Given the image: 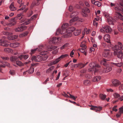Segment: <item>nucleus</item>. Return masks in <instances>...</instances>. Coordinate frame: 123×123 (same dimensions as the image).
<instances>
[{
	"instance_id": "nucleus-1",
	"label": "nucleus",
	"mask_w": 123,
	"mask_h": 123,
	"mask_svg": "<svg viewBox=\"0 0 123 123\" xmlns=\"http://www.w3.org/2000/svg\"><path fill=\"white\" fill-rule=\"evenodd\" d=\"M109 60L106 59H103L100 62L101 64H103L104 66L106 67L105 68H104V69H101V68L98 65L94 64L93 62H92L89 64V66L91 67L90 69H88V71L91 72L93 71H94V74L97 72L99 71L102 73L108 72L112 70V68L109 67L107 65V63L106 61H109Z\"/></svg>"
},
{
	"instance_id": "nucleus-2",
	"label": "nucleus",
	"mask_w": 123,
	"mask_h": 123,
	"mask_svg": "<svg viewBox=\"0 0 123 123\" xmlns=\"http://www.w3.org/2000/svg\"><path fill=\"white\" fill-rule=\"evenodd\" d=\"M67 56H68V54H65L64 55H62L60 57L56 59L55 60L51 61L50 64L48 65V66H50L52 65H55L61 59Z\"/></svg>"
},
{
	"instance_id": "nucleus-3",
	"label": "nucleus",
	"mask_w": 123,
	"mask_h": 123,
	"mask_svg": "<svg viewBox=\"0 0 123 123\" xmlns=\"http://www.w3.org/2000/svg\"><path fill=\"white\" fill-rule=\"evenodd\" d=\"M90 109L91 110H95L96 112H98V111H101L102 109V108L100 106L97 107L92 105Z\"/></svg>"
},
{
	"instance_id": "nucleus-4",
	"label": "nucleus",
	"mask_w": 123,
	"mask_h": 123,
	"mask_svg": "<svg viewBox=\"0 0 123 123\" xmlns=\"http://www.w3.org/2000/svg\"><path fill=\"white\" fill-rule=\"evenodd\" d=\"M112 86H117L121 84V82L118 80L116 79L113 80L112 81Z\"/></svg>"
},
{
	"instance_id": "nucleus-5",
	"label": "nucleus",
	"mask_w": 123,
	"mask_h": 123,
	"mask_svg": "<svg viewBox=\"0 0 123 123\" xmlns=\"http://www.w3.org/2000/svg\"><path fill=\"white\" fill-rule=\"evenodd\" d=\"M107 20L108 23L110 25H114V24L113 22H116V21L115 20L112 19V18L111 17H109L108 18Z\"/></svg>"
},
{
	"instance_id": "nucleus-6",
	"label": "nucleus",
	"mask_w": 123,
	"mask_h": 123,
	"mask_svg": "<svg viewBox=\"0 0 123 123\" xmlns=\"http://www.w3.org/2000/svg\"><path fill=\"white\" fill-rule=\"evenodd\" d=\"M59 37H54L50 40V42H52L53 43H55L58 42L59 41Z\"/></svg>"
},
{
	"instance_id": "nucleus-7",
	"label": "nucleus",
	"mask_w": 123,
	"mask_h": 123,
	"mask_svg": "<svg viewBox=\"0 0 123 123\" xmlns=\"http://www.w3.org/2000/svg\"><path fill=\"white\" fill-rule=\"evenodd\" d=\"M110 35L109 34H107L105 35L104 37V40H106V42L108 43H111L110 39Z\"/></svg>"
},
{
	"instance_id": "nucleus-8",
	"label": "nucleus",
	"mask_w": 123,
	"mask_h": 123,
	"mask_svg": "<svg viewBox=\"0 0 123 123\" xmlns=\"http://www.w3.org/2000/svg\"><path fill=\"white\" fill-rule=\"evenodd\" d=\"M66 26H65V25H63L61 27L62 29L61 34H64L66 32Z\"/></svg>"
},
{
	"instance_id": "nucleus-9",
	"label": "nucleus",
	"mask_w": 123,
	"mask_h": 123,
	"mask_svg": "<svg viewBox=\"0 0 123 123\" xmlns=\"http://www.w3.org/2000/svg\"><path fill=\"white\" fill-rule=\"evenodd\" d=\"M18 58H19V57L18 58L17 57L15 56H13L11 57L10 59L12 62H16L18 60Z\"/></svg>"
},
{
	"instance_id": "nucleus-10",
	"label": "nucleus",
	"mask_w": 123,
	"mask_h": 123,
	"mask_svg": "<svg viewBox=\"0 0 123 123\" xmlns=\"http://www.w3.org/2000/svg\"><path fill=\"white\" fill-rule=\"evenodd\" d=\"M81 32V30L78 29L76 30L75 29L74 32V34L75 36H78L80 34Z\"/></svg>"
},
{
	"instance_id": "nucleus-11",
	"label": "nucleus",
	"mask_w": 123,
	"mask_h": 123,
	"mask_svg": "<svg viewBox=\"0 0 123 123\" xmlns=\"http://www.w3.org/2000/svg\"><path fill=\"white\" fill-rule=\"evenodd\" d=\"M35 65V64H32V66L31 67L29 70L28 71V73L32 74L33 72L34 71V68L32 66H34Z\"/></svg>"
},
{
	"instance_id": "nucleus-12",
	"label": "nucleus",
	"mask_w": 123,
	"mask_h": 123,
	"mask_svg": "<svg viewBox=\"0 0 123 123\" xmlns=\"http://www.w3.org/2000/svg\"><path fill=\"white\" fill-rule=\"evenodd\" d=\"M0 45L6 47L8 46L9 44L6 43L5 42V41H2L0 39Z\"/></svg>"
},
{
	"instance_id": "nucleus-13",
	"label": "nucleus",
	"mask_w": 123,
	"mask_h": 123,
	"mask_svg": "<svg viewBox=\"0 0 123 123\" xmlns=\"http://www.w3.org/2000/svg\"><path fill=\"white\" fill-rule=\"evenodd\" d=\"M75 29V28L73 27H70L67 29L68 32L69 33L72 32L74 31Z\"/></svg>"
},
{
	"instance_id": "nucleus-14",
	"label": "nucleus",
	"mask_w": 123,
	"mask_h": 123,
	"mask_svg": "<svg viewBox=\"0 0 123 123\" xmlns=\"http://www.w3.org/2000/svg\"><path fill=\"white\" fill-rule=\"evenodd\" d=\"M28 57V55H21L19 56V58L20 60H21L22 59L24 58L25 59H27Z\"/></svg>"
},
{
	"instance_id": "nucleus-15",
	"label": "nucleus",
	"mask_w": 123,
	"mask_h": 123,
	"mask_svg": "<svg viewBox=\"0 0 123 123\" xmlns=\"http://www.w3.org/2000/svg\"><path fill=\"white\" fill-rule=\"evenodd\" d=\"M9 8L12 11H14L16 10V8L14 6V3L12 2L10 5Z\"/></svg>"
},
{
	"instance_id": "nucleus-16",
	"label": "nucleus",
	"mask_w": 123,
	"mask_h": 123,
	"mask_svg": "<svg viewBox=\"0 0 123 123\" xmlns=\"http://www.w3.org/2000/svg\"><path fill=\"white\" fill-rule=\"evenodd\" d=\"M122 51L120 49H116L114 51V54H123V53L122 52Z\"/></svg>"
},
{
	"instance_id": "nucleus-17",
	"label": "nucleus",
	"mask_w": 123,
	"mask_h": 123,
	"mask_svg": "<svg viewBox=\"0 0 123 123\" xmlns=\"http://www.w3.org/2000/svg\"><path fill=\"white\" fill-rule=\"evenodd\" d=\"M77 51L78 54H79V53H80V52L83 53L84 54H86V52L85 51V49L83 48L78 49L77 50Z\"/></svg>"
},
{
	"instance_id": "nucleus-18",
	"label": "nucleus",
	"mask_w": 123,
	"mask_h": 123,
	"mask_svg": "<svg viewBox=\"0 0 123 123\" xmlns=\"http://www.w3.org/2000/svg\"><path fill=\"white\" fill-rule=\"evenodd\" d=\"M29 33V32L28 31H26L22 34L20 35H19V37H24L26 36Z\"/></svg>"
},
{
	"instance_id": "nucleus-19",
	"label": "nucleus",
	"mask_w": 123,
	"mask_h": 123,
	"mask_svg": "<svg viewBox=\"0 0 123 123\" xmlns=\"http://www.w3.org/2000/svg\"><path fill=\"white\" fill-rule=\"evenodd\" d=\"M18 36L17 35L11 36L10 37L8 38L9 40H13L17 38Z\"/></svg>"
},
{
	"instance_id": "nucleus-20",
	"label": "nucleus",
	"mask_w": 123,
	"mask_h": 123,
	"mask_svg": "<svg viewBox=\"0 0 123 123\" xmlns=\"http://www.w3.org/2000/svg\"><path fill=\"white\" fill-rule=\"evenodd\" d=\"M106 28L105 31L106 33H110L111 32L112 30L110 27L108 26Z\"/></svg>"
},
{
	"instance_id": "nucleus-21",
	"label": "nucleus",
	"mask_w": 123,
	"mask_h": 123,
	"mask_svg": "<svg viewBox=\"0 0 123 123\" xmlns=\"http://www.w3.org/2000/svg\"><path fill=\"white\" fill-rule=\"evenodd\" d=\"M83 83L84 85H88L90 83V81L89 80H84L83 81Z\"/></svg>"
},
{
	"instance_id": "nucleus-22",
	"label": "nucleus",
	"mask_w": 123,
	"mask_h": 123,
	"mask_svg": "<svg viewBox=\"0 0 123 123\" xmlns=\"http://www.w3.org/2000/svg\"><path fill=\"white\" fill-rule=\"evenodd\" d=\"M86 43L85 41H83L81 43L80 45V46L82 47V48H83L85 49H86V46L85 44V43Z\"/></svg>"
},
{
	"instance_id": "nucleus-23",
	"label": "nucleus",
	"mask_w": 123,
	"mask_h": 123,
	"mask_svg": "<svg viewBox=\"0 0 123 123\" xmlns=\"http://www.w3.org/2000/svg\"><path fill=\"white\" fill-rule=\"evenodd\" d=\"M16 62L17 65H18L20 66H23L24 65L23 63H22V62L20 61H18L17 60Z\"/></svg>"
},
{
	"instance_id": "nucleus-24",
	"label": "nucleus",
	"mask_w": 123,
	"mask_h": 123,
	"mask_svg": "<svg viewBox=\"0 0 123 123\" xmlns=\"http://www.w3.org/2000/svg\"><path fill=\"white\" fill-rule=\"evenodd\" d=\"M54 67L53 66L50 67L48 70H47L46 71V73H49L50 72L51 70L53 69Z\"/></svg>"
},
{
	"instance_id": "nucleus-25",
	"label": "nucleus",
	"mask_w": 123,
	"mask_h": 123,
	"mask_svg": "<svg viewBox=\"0 0 123 123\" xmlns=\"http://www.w3.org/2000/svg\"><path fill=\"white\" fill-rule=\"evenodd\" d=\"M93 4L98 7H100L101 5V3L98 1H96L94 2Z\"/></svg>"
},
{
	"instance_id": "nucleus-26",
	"label": "nucleus",
	"mask_w": 123,
	"mask_h": 123,
	"mask_svg": "<svg viewBox=\"0 0 123 123\" xmlns=\"http://www.w3.org/2000/svg\"><path fill=\"white\" fill-rule=\"evenodd\" d=\"M39 51V49L38 48H36L35 49H32L31 50V52L32 53H34L36 52L37 51Z\"/></svg>"
},
{
	"instance_id": "nucleus-27",
	"label": "nucleus",
	"mask_w": 123,
	"mask_h": 123,
	"mask_svg": "<svg viewBox=\"0 0 123 123\" xmlns=\"http://www.w3.org/2000/svg\"><path fill=\"white\" fill-rule=\"evenodd\" d=\"M11 49L10 48H6L4 49V51L6 52V53H10L11 52Z\"/></svg>"
},
{
	"instance_id": "nucleus-28",
	"label": "nucleus",
	"mask_w": 123,
	"mask_h": 123,
	"mask_svg": "<svg viewBox=\"0 0 123 123\" xmlns=\"http://www.w3.org/2000/svg\"><path fill=\"white\" fill-rule=\"evenodd\" d=\"M36 62H39L42 60V57L40 55H38L36 57Z\"/></svg>"
},
{
	"instance_id": "nucleus-29",
	"label": "nucleus",
	"mask_w": 123,
	"mask_h": 123,
	"mask_svg": "<svg viewBox=\"0 0 123 123\" xmlns=\"http://www.w3.org/2000/svg\"><path fill=\"white\" fill-rule=\"evenodd\" d=\"M99 97L102 100H104L106 98V96L102 94H100L99 95Z\"/></svg>"
},
{
	"instance_id": "nucleus-30",
	"label": "nucleus",
	"mask_w": 123,
	"mask_h": 123,
	"mask_svg": "<svg viewBox=\"0 0 123 123\" xmlns=\"http://www.w3.org/2000/svg\"><path fill=\"white\" fill-rule=\"evenodd\" d=\"M83 17H86L87 16V14L86 12L83 11V10H82V12L81 13Z\"/></svg>"
},
{
	"instance_id": "nucleus-31",
	"label": "nucleus",
	"mask_w": 123,
	"mask_h": 123,
	"mask_svg": "<svg viewBox=\"0 0 123 123\" xmlns=\"http://www.w3.org/2000/svg\"><path fill=\"white\" fill-rule=\"evenodd\" d=\"M103 56L107 59L110 58L111 57L110 54H103Z\"/></svg>"
},
{
	"instance_id": "nucleus-32",
	"label": "nucleus",
	"mask_w": 123,
	"mask_h": 123,
	"mask_svg": "<svg viewBox=\"0 0 123 123\" xmlns=\"http://www.w3.org/2000/svg\"><path fill=\"white\" fill-rule=\"evenodd\" d=\"M82 10H83V11L85 12H86L89 13L90 12V11L89 9L86 7H84V9H82Z\"/></svg>"
},
{
	"instance_id": "nucleus-33",
	"label": "nucleus",
	"mask_w": 123,
	"mask_h": 123,
	"mask_svg": "<svg viewBox=\"0 0 123 123\" xmlns=\"http://www.w3.org/2000/svg\"><path fill=\"white\" fill-rule=\"evenodd\" d=\"M113 95L115 98H118L120 97L119 94L116 92Z\"/></svg>"
},
{
	"instance_id": "nucleus-34",
	"label": "nucleus",
	"mask_w": 123,
	"mask_h": 123,
	"mask_svg": "<svg viewBox=\"0 0 123 123\" xmlns=\"http://www.w3.org/2000/svg\"><path fill=\"white\" fill-rule=\"evenodd\" d=\"M23 16L24 15H22L21 14H18L17 17H18V19L19 20L22 19Z\"/></svg>"
},
{
	"instance_id": "nucleus-35",
	"label": "nucleus",
	"mask_w": 123,
	"mask_h": 123,
	"mask_svg": "<svg viewBox=\"0 0 123 123\" xmlns=\"http://www.w3.org/2000/svg\"><path fill=\"white\" fill-rule=\"evenodd\" d=\"M3 33L4 35H10L12 34V33L7 31H3Z\"/></svg>"
},
{
	"instance_id": "nucleus-36",
	"label": "nucleus",
	"mask_w": 123,
	"mask_h": 123,
	"mask_svg": "<svg viewBox=\"0 0 123 123\" xmlns=\"http://www.w3.org/2000/svg\"><path fill=\"white\" fill-rule=\"evenodd\" d=\"M16 22H15L14 23L12 22L11 23H9L8 24V25L10 26H11L16 25Z\"/></svg>"
},
{
	"instance_id": "nucleus-37",
	"label": "nucleus",
	"mask_w": 123,
	"mask_h": 123,
	"mask_svg": "<svg viewBox=\"0 0 123 123\" xmlns=\"http://www.w3.org/2000/svg\"><path fill=\"white\" fill-rule=\"evenodd\" d=\"M61 30L60 29H58L57 30L56 35H58L59 34H61Z\"/></svg>"
},
{
	"instance_id": "nucleus-38",
	"label": "nucleus",
	"mask_w": 123,
	"mask_h": 123,
	"mask_svg": "<svg viewBox=\"0 0 123 123\" xmlns=\"http://www.w3.org/2000/svg\"><path fill=\"white\" fill-rule=\"evenodd\" d=\"M68 44V43H67L65 44L64 45H63V46H62V47H61V48H60L61 49H64V48L65 47L67 46Z\"/></svg>"
},
{
	"instance_id": "nucleus-39",
	"label": "nucleus",
	"mask_w": 123,
	"mask_h": 123,
	"mask_svg": "<svg viewBox=\"0 0 123 123\" xmlns=\"http://www.w3.org/2000/svg\"><path fill=\"white\" fill-rule=\"evenodd\" d=\"M70 96L69 97L70 98L73 99L74 100H75L76 98L77 97H75L74 96L70 94H69Z\"/></svg>"
},
{
	"instance_id": "nucleus-40",
	"label": "nucleus",
	"mask_w": 123,
	"mask_h": 123,
	"mask_svg": "<svg viewBox=\"0 0 123 123\" xmlns=\"http://www.w3.org/2000/svg\"><path fill=\"white\" fill-rule=\"evenodd\" d=\"M82 65V64H79V63L78 64H75L73 65H72V67H73L76 68L78 67L80 65Z\"/></svg>"
},
{
	"instance_id": "nucleus-41",
	"label": "nucleus",
	"mask_w": 123,
	"mask_h": 123,
	"mask_svg": "<svg viewBox=\"0 0 123 123\" xmlns=\"http://www.w3.org/2000/svg\"><path fill=\"white\" fill-rule=\"evenodd\" d=\"M117 57L121 59L123 58V54H117Z\"/></svg>"
},
{
	"instance_id": "nucleus-42",
	"label": "nucleus",
	"mask_w": 123,
	"mask_h": 123,
	"mask_svg": "<svg viewBox=\"0 0 123 123\" xmlns=\"http://www.w3.org/2000/svg\"><path fill=\"white\" fill-rule=\"evenodd\" d=\"M110 50L109 49H105L104 50V52L105 54H109L111 53L110 52Z\"/></svg>"
},
{
	"instance_id": "nucleus-43",
	"label": "nucleus",
	"mask_w": 123,
	"mask_h": 123,
	"mask_svg": "<svg viewBox=\"0 0 123 123\" xmlns=\"http://www.w3.org/2000/svg\"><path fill=\"white\" fill-rule=\"evenodd\" d=\"M120 86L119 87V89L120 90H123V84H121L120 85Z\"/></svg>"
},
{
	"instance_id": "nucleus-44",
	"label": "nucleus",
	"mask_w": 123,
	"mask_h": 123,
	"mask_svg": "<svg viewBox=\"0 0 123 123\" xmlns=\"http://www.w3.org/2000/svg\"><path fill=\"white\" fill-rule=\"evenodd\" d=\"M123 64L122 62L117 63L116 66L118 67H120L122 66Z\"/></svg>"
},
{
	"instance_id": "nucleus-45",
	"label": "nucleus",
	"mask_w": 123,
	"mask_h": 123,
	"mask_svg": "<svg viewBox=\"0 0 123 123\" xmlns=\"http://www.w3.org/2000/svg\"><path fill=\"white\" fill-rule=\"evenodd\" d=\"M117 107V105L114 106L112 108V111L116 112L117 111V109H116Z\"/></svg>"
},
{
	"instance_id": "nucleus-46",
	"label": "nucleus",
	"mask_w": 123,
	"mask_h": 123,
	"mask_svg": "<svg viewBox=\"0 0 123 123\" xmlns=\"http://www.w3.org/2000/svg\"><path fill=\"white\" fill-rule=\"evenodd\" d=\"M35 5H38V4H36V3L35 2H33L32 3L31 6V7L32 8V7L33 6H34Z\"/></svg>"
},
{
	"instance_id": "nucleus-47",
	"label": "nucleus",
	"mask_w": 123,
	"mask_h": 123,
	"mask_svg": "<svg viewBox=\"0 0 123 123\" xmlns=\"http://www.w3.org/2000/svg\"><path fill=\"white\" fill-rule=\"evenodd\" d=\"M96 80H97V81H98L100 80L101 78V77L100 76H98L96 77Z\"/></svg>"
},
{
	"instance_id": "nucleus-48",
	"label": "nucleus",
	"mask_w": 123,
	"mask_h": 123,
	"mask_svg": "<svg viewBox=\"0 0 123 123\" xmlns=\"http://www.w3.org/2000/svg\"><path fill=\"white\" fill-rule=\"evenodd\" d=\"M62 95L63 96H64L66 98H69V96L65 93V92H64L62 94Z\"/></svg>"
},
{
	"instance_id": "nucleus-49",
	"label": "nucleus",
	"mask_w": 123,
	"mask_h": 123,
	"mask_svg": "<svg viewBox=\"0 0 123 123\" xmlns=\"http://www.w3.org/2000/svg\"><path fill=\"white\" fill-rule=\"evenodd\" d=\"M36 57L34 56L31 58V60L32 61H34L36 62Z\"/></svg>"
},
{
	"instance_id": "nucleus-50",
	"label": "nucleus",
	"mask_w": 123,
	"mask_h": 123,
	"mask_svg": "<svg viewBox=\"0 0 123 123\" xmlns=\"http://www.w3.org/2000/svg\"><path fill=\"white\" fill-rule=\"evenodd\" d=\"M21 28H20H20L19 27H18L17 28H16L15 30V31H16L17 32H19L20 31H21Z\"/></svg>"
},
{
	"instance_id": "nucleus-51",
	"label": "nucleus",
	"mask_w": 123,
	"mask_h": 123,
	"mask_svg": "<svg viewBox=\"0 0 123 123\" xmlns=\"http://www.w3.org/2000/svg\"><path fill=\"white\" fill-rule=\"evenodd\" d=\"M1 58L3 60H8L9 59V58L8 57H1Z\"/></svg>"
},
{
	"instance_id": "nucleus-52",
	"label": "nucleus",
	"mask_w": 123,
	"mask_h": 123,
	"mask_svg": "<svg viewBox=\"0 0 123 123\" xmlns=\"http://www.w3.org/2000/svg\"><path fill=\"white\" fill-rule=\"evenodd\" d=\"M95 50V49L93 48V47H91L90 48V53L92 51H94Z\"/></svg>"
},
{
	"instance_id": "nucleus-53",
	"label": "nucleus",
	"mask_w": 123,
	"mask_h": 123,
	"mask_svg": "<svg viewBox=\"0 0 123 123\" xmlns=\"http://www.w3.org/2000/svg\"><path fill=\"white\" fill-rule=\"evenodd\" d=\"M58 53V51L57 49H55L52 52V54H56Z\"/></svg>"
},
{
	"instance_id": "nucleus-54",
	"label": "nucleus",
	"mask_w": 123,
	"mask_h": 123,
	"mask_svg": "<svg viewBox=\"0 0 123 123\" xmlns=\"http://www.w3.org/2000/svg\"><path fill=\"white\" fill-rule=\"evenodd\" d=\"M11 22H12L15 23V22H16V21L15 20V19H14V18H12L11 19Z\"/></svg>"
},
{
	"instance_id": "nucleus-55",
	"label": "nucleus",
	"mask_w": 123,
	"mask_h": 123,
	"mask_svg": "<svg viewBox=\"0 0 123 123\" xmlns=\"http://www.w3.org/2000/svg\"><path fill=\"white\" fill-rule=\"evenodd\" d=\"M25 7L26 6L25 5L23 6L21 8L18 9V11L19 10H23L25 8Z\"/></svg>"
},
{
	"instance_id": "nucleus-56",
	"label": "nucleus",
	"mask_w": 123,
	"mask_h": 123,
	"mask_svg": "<svg viewBox=\"0 0 123 123\" xmlns=\"http://www.w3.org/2000/svg\"><path fill=\"white\" fill-rule=\"evenodd\" d=\"M119 110H121V113H123V106L120 108H119Z\"/></svg>"
},
{
	"instance_id": "nucleus-57",
	"label": "nucleus",
	"mask_w": 123,
	"mask_h": 123,
	"mask_svg": "<svg viewBox=\"0 0 123 123\" xmlns=\"http://www.w3.org/2000/svg\"><path fill=\"white\" fill-rule=\"evenodd\" d=\"M85 3L86 5V6L87 7H89L90 6V5L89 3L87 1H85Z\"/></svg>"
},
{
	"instance_id": "nucleus-58",
	"label": "nucleus",
	"mask_w": 123,
	"mask_h": 123,
	"mask_svg": "<svg viewBox=\"0 0 123 123\" xmlns=\"http://www.w3.org/2000/svg\"><path fill=\"white\" fill-rule=\"evenodd\" d=\"M93 25H94L96 26H97V22H96V21H95L94 20L93 21Z\"/></svg>"
},
{
	"instance_id": "nucleus-59",
	"label": "nucleus",
	"mask_w": 123,
	"mask_h": 123,
	"mask_svg": "<svg viewBox=\"0 0 123 123\" xmlns=\"http://www.w3.org/2000/svg\"><path fill=\"white\" fill-rule=\"evenodd\" d=\"M27 28V27L26 26H21L20 27V28L22 29H26Z\"/></svg>"
},
{
	"instance_id": "nucleus-60",
	"label": "nucleus",
	"mask_w": 123,
	"mask_h": 123,
	"mask_svg": "<svg viewBox=\"0 0 123 123\" xmlns=\"http://www.w3.org/2000/svg\"><path fill=\"white\" fill-rule=\"evenodd\" d=\"M75 21L74 20V18H73L71 19L69 21V22L71 24L73 22Z\"/></svg>"
},
{
	"instance_id": "nucleus-61",
	"label": "nucleus",
	"mask_w": 123,
	"mask_h": 123,
	"mask_svg": "<svg viewBox=\"0 0 123 123\" xmlns=\"http://www.w3.org/2000/svg\"><path fill=\"white\" fill-rule=\"evenodd\" d=\"M79 4L81 6H83L84 5V4L82 1H80L79 2Z\"/></svg>"
},
{
	"instance_id": "nucleus-62",
	"label": "nucleus",
	"mask_w": 123,
	"mask_h": 123,
	"mask_svg": "<svg viewBox=\"0 0 123 123\" xmlns=\"http://www.w3.org/2000/svg\"><path fill=\"white\" fill-rule=\"evenodd\" d=\"M73 18L74 19V21H75L77 20H78L79 17H76Z\"/></svg>"
},
{
	"instance_id": "nucleus-63",
	"label": "nucleus",
	"mask_w": 123,
	"mask_h": 123,
	"mask_svg": "<svg viewBox=\"0 0 123 123\" xmlns=\"http://www.w3.org/2000/svg\"><path fill=\"white\" fill-rule=\"evenodd\" d=\"M73 10V7L71 6H70L69 8V10L70 11H71Z\"/></svg>"
},
{
	"instance_id": "nucleus-64",
	"label": "nucleus",
	"mask_w": 123,
	"mask_h": 123,
	"mask_svg": "<svg viewBox=\"0 0 123 123\" xmlns=\"http://www.w3.org/2000/svg\"><path fill=\"white\" fill-rule=\"evenodd\" d=\"M123 98V95H122L121 97L120 96L118 98V99L119 100H121V101H122L123 100V98Z\"/></svg>"
}]
</instances>
